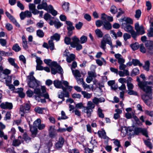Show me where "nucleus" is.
<instances>
[{
	"label": "nucleus",
	"mask_w": 153,
	"mask_h": 153,
	"mask_svg": "<svg viewBox=\"0 0 153 153\" xmlns=\"http://www.w3.org/2000/svg\"><path fill=\"white\" fill-rule=\"evenodd\" d=\"M152 84V82L151 81L141 82L138 84L139 86L145 92V94L142 95V98L144 102L148 105H150L152 95L151 87L148 85Z\"/></svg>",
	"instance_id": "f257e3e1"
},
{
	"label": "nucleus",
	"mask_w": 153,
	"mask_h": 153,
	"mask_svg": "<svg viewBox=\"0 0 153 153\" xmlns=\"http://www.w3.org/2000/svg\"><path fill=\"white\" fill-rule=\"evenodd\" d=\"M28 85L31 88L34 89V92L37 94L41 95V90L40 88V82L36 79L33 76H30Z\"/></svg>",
	"instance_id": "f03ea898"
},
{
	"label": "nucleus",
	"mask_w": 153,
	"mask_h": 153,
	"mask_svg": "<svg viewBox=\"0 0 153 153\" xmlns=\"http://www.w3.org/2000/svg\"><path fill=\"white\" fill-rule=\"evenodd\" d=\"M106 43L110 45L111 50H113L114 46L113 45L111 38L108 34L105 35L101 41L100 47L104 50L106 49Z\"/></svg>",
	"instance_id": "7ed1b4c3"
},
{
	"label": "nucleus",
	"mask_w": 153,
	"mask_h": 153,
	"mask_svg": "<svg viewBox=\"0 0 153 153\" xmlns=\"http://www.w3.org/2000/svg\"><path fill=\"white\" fill-rule=\"evenodd\" d=\"M95 105L91 101L88 102L87 106L83 107V109L82 111L87 114L88 117H90L92 112L93 111V109L94 108Z\"/></svg>",
	"instance_id": "20e7f679"
},
{
	"label": "nucleus",
	"mask_w": 153,
	"mask_h": 153,
	"mask_svg": "<svg viewBox=\"0 0 153 153\" xmlns=\"http://www.w3.org/2000/svg\"><path fill=\"white\" fill-rule=\"evenodd\" d=\"M41 120L40 119H38L35 120L33 123L34 126L30 127V130L31 133V136L34 138L36 137L37 133V129L36 127L41 123Z\"/></svg>",
	"instance_id": "39448f33"
},
{
	"label": "nucleus",
	"mask_w": 153,
	"mask_h": 153,
	"mask_svg": "<svg viewBox=\"0 0 153 153\" xmlns=\"http://www.w3.org/2000/svg\"><path fill=\"white\" fill-rule=\"evenodd\" d=\"M41 95H39V94H38V96H35L34 97H35L36 100L38 101H39L40 100H41V102L43 103L45 102H46L45 99H41L40 98V97L43 96L45 98L48 99V94L46 93V94H44L43 93H45L46 91V88L45 86H41Z\"/></svg>",
	"instance_id": "423d86ee"
},
{
	"label": "nucleus",
	"mask_w": 153,
	"mask_h": 153,
	"mask_svg": "<svg viewBox=\"0 0 153 153\" xmlns=\"http://www.w3.org/2000/svg\"><path fill=\"white\" fill-rule=\"evenodd\" d=\"M30 106L28 103L25 104L20 106L19 113L22 117H24L25 113H28L30 111Z\"/></svg>",
	"instance_id": "0eeeda50"
},
{
	"label": "nucleus",
	"mask_w": 153,
	"mask_h": 153,
	"mask_svg": "<svg viewBox=\"0 0 153 153\" xmlns=\"http://www.w3.org/2000/svg\"><path fill=\"white\" fill-rule=\"evenodd\" d=\"M145 45L146 51L150 53H153V42L146 40L145 42Z\"/></svg>",
	"instance_id": "6e6552de"
},
{
	"label": "nucleus",
	"mask_w": 153,
	"mask_h": 153,
	"mask_svg": "<svg viewBox=\"0 0 153 153\" xmlns=\"http://www.w3.org/2000/svg\"><path fill=\"white\" fill-rule=\"evenodd\" d=\"M0 107L3 109L11 110L13 108V105L11 102H6L1 103L0 105Z\"/></svg>",
	"instance_id": "1a4fd4ad"
},
{
	"label": "nucleus",
	"mask_w": 153,
	"mask_h": 153,
	"mask_svg": "<svg viewBox=\"0 0 153 153\" xmlns=\"http://www.w3.org/2000/svg\"><path fill=\"white\" fill-rule=\"evenodd\" d=\"M88 76L86 79V81L88 83H90L94 78L96 77V74L95 72L89 71L88 72Z\"/></svg>",
	"instance_id": "9d476101"
},
{
	"label": "nucleus",
	"mask_w": 153,
	"mask_h": 153,
	"mask_svg": "<svg viewBox=\"0 0 153 153\" xmlns=\"http://www.w3.org/2000/svg\"><path fill=\"white\" fill-rule=\"evenodd\" d=\"M122 26L124 30L128 33H131L134 30L133 27L130 25L126 24L125 23H122Z\"/></svg>",
	"instance_id": "9b49d317"
},
{
	"label": "nucleus",
	"mask_w": 153,
	"mask_h": 153,
	"mask_svg": "<svg viewBox=\"0 0 153 153\" xmlns=\"http://www.w3.org/2000/svg\"><path fill=\"white\" fill-rule=\"evenodd\" d=\"M5 14L10 21L17 27H19L20 25L17 22L16 19L9 12H6Z\"/></svg>",
	"instance_id": "f8f14e48"
},
{
	"label": "nucleus",
	"mask_w": 153,
	"mask_h": 153,
	"mask_svg": "<svg viewBox=\"0 0 153 153\" xmlns=\"http://www.w3.org/2000/svg\"><path fill=\"white\" fill-rule=\"evenodd\" d=\"M71 40L72 41L71 42V46L73 48H75L76 45L80 43V40L76 36L72 37Z\"/></svg>",
	"instance_id": "ddd939ff"
},
{
	"label": "nucleus",
	"mask_w": 153,
	"mask_h": 153,
	"mask_svg": "<svg viewBox=\"0 0 153 153\" xmlns=\"http://www.w3.org/2000/svg\"><path fill=\"white\" fill-rule=\"evenodd\" d=\"M53 84L56 88H61L63 91H65V88L62 85V82L61 81L58 80H55Z\"/></svg>",
	"instance_id": "4468645a"
},
{
	"label": "nucleus",
	"mask_w": 153,
	"mask_h": 153,
	"mask_svg": "<svg viewBox=\"0 0 153 153\" xmlns=\"http://www.w3.org/2000/svg\"><path fill=\"white\" fill-rule=\"evenodd\" d=\"M114 56L117 59L118 62L119 64L124 63L125 62V60L121 54L119 53L115 54L114 55Z\"/></svg>",
	"instance_id": "2eb2a0df"
},
{
	"label": "nucleus",
	"mask_w": 153,
	"mask_h": 153,
	"mask_svg": "<svg viewBox=\"0 0 153 153\" xmlns=\"http://www.w3.org/2000/svg\"><path fill=\"white\" fill-rule=\"evenodd\" d=\"M8 60L10 64L13 66L16 69H18L19 68L17 64L15 62V59L10 57L8 58Z\"/></svg>",
	"instance_id": "dca6fc26"
},
{
	"label": "nucleus",
	"mask_w": 153,
	"mask_h": 153,
	"mask_svg": "<svg viewBox=\"0 0 153 153\" xmlns=\"http://www.w3.org/2000/svg\"><path fill=\"white\" fill-rule=\"evenodd\" d=\"M55 126H51L50 127V131L49 133V137L51 138H53L56 135V134L55 130Z\"/></svg>",
	"instance_id": "f3484780"
},
{
	"label": "nucleus",
	"mask_w": 153,
	"mask_h": 153,
	"mask_svg": "<svg viewBox=\"0 0 153 153\" xmlns=\"http://www.w3.org/2000/svg\"><path fill=\"white\" fill-rule=\"evenodd\" d=\"M48 13H51L53 16H56L57 14V12L54 9L51 5H48Z\"/></svg>",
	"instance_id": "a211bd4d"
},
{
	"label": "nucleus",
	"mask_w": 153,
	"mask_h": 153,
	"mask_svg": "<svg viewBox=\"0 0 153 153\" xmlns=\"http://www.w3.org/2000/svg\"><path fill=\"white\" fill-rule=\"evenodd\" d=\"M118 73L120 77H123L125 76H128L129 75V72L127 69H126L123 71H119L118 72Z\"/></svg>",
	"instance_id": "6ab92c4d"
},
{
	"label": "nucleus",
	"mask_w": 153,
	"mask_h": 153,
	"mask_svg": "<svg viewBox=\"0 0 153 153\" xmlns=\"http://www.w3.org/2000/svg\"><path fill=\"white\" fill-rule=\"evenodd\" d=\"M72 73L75 79L80 78L82 76V73L78 70H72Z\"/></svg>",
	"instance_id": "aec40b11"
},
{
	"label": "nucleus",
	"mask_w": 153,
	"mask_h": 153,
	"mask_svg": "<svg viewBox=\"0 0 153 153\" xmlns=\"http://www.w3.org/2000/svg\"><path fill=\"white\" fill-rule=\"evenodd\" d=\"M103 25L104 28L107 30H109L111 28V24L107 21L103 22Z\"/></svg>",
	"instance_id": "412c9836"
},
{
	"label": "nucleus",
	"mask_w": 153,
	"mask_h": 153,
	"mask_svg": "<svg viewBox=\"0 0 153 153\" xmlns=\"http://www.w3.org/2000/svg\"><path fill=\"white\" fill-rule=\"evenodd\" d=\"M66 24L67 25V29L68 30H72L74 29V27L73 26V23L69 21H66Z\"/></svg>",
	"instance_id": "4be33fe9"
},
{
	"label": "nucleus",
	"mask_w": 153,
	"mask_h": 153,
	"mask_svg": "<svg viewBox=\"0 0 153 153\" xmlns=\"http://www.w3.org/2000/svg\"><path fill=\"white\" fill-rule=\"evenodd\" d=\"M60 38V35L57 33L54 34L53 36L50 37L51 40H55L56 41H58L59 40Z\"/></svg>",
	"instance_id": "5701e85b"
},
{
	"label": "nucleus",
	"mask_w": 153,
	"mask_h": 153,
	"mask_svg": "<svg viewBox=\"0 0 153 153\" xmlns=\"http://www.w3.org/2000/svg\"><path fill=\"white\" fill-rule=\"evenodd\" d=\"M56 22L55 19L54 17L48 14V23L51 25H54Z\"/></svg>",
	"instance_id": "b1692460"
},
{
	"label": "nucleus",
	"mask_w": 153,
	"mask_h": 153,
	"mask_svg": "<svg viewBox=\"0 0 153 153\" xmlns=\"http://www.w3.org/2000/svg\"><path fill=\"white\" fill-rule=\"evenodd\" d=\"M113 140H114L113 142L114 144L116 146H117V147L115 149V150L117 152H118L119 151V148L121 147L120 142L117 139H114Z\"/></svg>",
	"instance_id": "393cba45"
},
{
	"label": "nucleus",
	"mask_w": 153,
	"mask_h": 153,
	"mask_svg": "<svg viewBox=\"0 0 153 153\" xmlns=\"http://www.w3.org/2000/svg\"><path fill=\"white\" fill-rule=\"evenodd\" d=\"M123 23H125L126 24H132L133 21L129 17L124 18L122 19Z\"/></svg>",
	"instance_id": "a878e982"
},
{
	"label": "nucleus",
	"mask_w": 153,
	"mask_h": 153,
	"mask_svg": "<svg viewBox=\"0 0 153 153\" xmlns=\"http://www.w3.org/2000/svg\"><path fill=\"white\" fill-rule=\"evenodd\" d=\"M75 57V56L74 54H71L67 56L66 61L68 63H71L74 59Z\"/></svg>",
	"instance_id": "bb28decb"
},
{
	"label": "nucleus",
	"mask_w": 153,
	"mask_h": 153,
	"mask_svg": "<svg viewBox=\"0 0 153 153\" xmlns=\"http://www.w3.org/2000/svg\"><path fill=\"white\" fill-rule=\"evenodd\" d=\"M99 137L104 139H106V132L104 130H102V131H98V133Z\"/></svg>",
	"instance_id": "cd10ccee"
},
{
	"label": "nucleus",
	"mask_w": 153,
	"mask_h": 153,
	"mask_svg": "<svg viewBox=\"0 0 153 153\" xmlns=\"http://www.w3.org/2000/svg\"><path fill=\"white\" fill-rule=\"evenodd\" d=\"M128 134L130 136L135 135L134 129L133 127H129L128 128Z\"/></svg>",
	"instance_id": "c85d7f7f"
},
{
	"label": "nucleus",
	"mask_w": 153,
	"mask_h": 153,
	"mask_svg": "<svg viewBox=\"0 0 153 153\" xmlns=\"http://www.w3.org/2000/svg\"><path fill=\"white\" fill-rule=\"evenodd\" d=\"M48 48L51 51L55 49L54 44L53 40H50L48 41Z\"/></svg>",
	"instance_id": "c756f323"
},
{
	"label": "nucleus",
	"mask_w": 153,
	"mask_h": 153,
	"mask_svg": "<svg viewBox=\"0 0 153 153\" xmlns=\"http://www.w3.org/2000/svg\"><path fill=\"white\" fill-rule=\"evenodd\" d=\"M128 128L127 129L126 127L122 128L121 129V135L123 137H125L127 133L128 134Z\"/></svg>",
	"instance_id": "7c9ffc66"
},
{
	"label": "nucleus",
	"mask_w": 153,
	"mask_h": 153,
	"mask_svg": "<svg viewBox=\"0 0 153 153\" xmlns=\"http://www.w3.org/2000/svg\"><path fill=\"white\" fill-rule=\"evenodd\" d=\"M41 65L36 64V70H45L47 72H48V67H47L45 68H44Z\"/></svg>",
	"instance_id": "2f4dec72"
},
{
	"label": "nucleus",
	"mask_w": 153,
	"mask_h": 153,
	"mask_svg": "<svg viewBox=\"0 0 153 153\" xmlns=\"http://www.w3.org/2000/svg\"><path fill=\"white\" fill-rule=\"evenodd\" d=\"M132 61L133 64L134 66L138 65L140 66H141L142 65V64L140 63V61L138 59H133Z\"/></svg>",
	"instance_id": "473e14b6"
},
{
	"label": "nucleus",
	"mask_w": 153,
	"mask_h": 153,
	"mask_svg": "<svg viewBox=\"0 0 153 153\" xmlns=\"http://www.w3.org/2000/svg\"><path fill=\"white\" fill-rule=\"evenodd\" d=\"M95 32L97 36L99 38H102L103 36V33L102 31L99 29H97L95 30Z\"/></svg>",
	"instance_id": "72a5a7b5"
},
{
	"label": "nucleus",
	"mask_w": 153,
	"mask_h": 153,
	"mask_svg": "<svg viewBox=\"0 0 153 153\" xmlns=\"http://www.w3.org/2000/svg\"><path fill=\"white\" fill-rule=\"evenodd\" d=\"M150 65V62L149 61H146L145 62L144 65L143 66L144 69L146 71H148L149 70Z\"/></svg>",
	"instance_id": "f704fd0d"
},
{
	"label": "nucleus",
	"mask_w": 153,
	"mask_h": 153,
	"mask_svg": "<svg viewBox=\"0 0 153 153\" xmlns=\"http://www.w3.org/2000/svg\"><path fill=\"white\" fill-rule=\"evenodd\" d=\"M81 93L83 95L84 97L87 99L90 98L92 96L91 94L88 93L85 91H82Z\"/></svg>",
	"instance_id": "c9c22d12"
},
{
	"label": "nucleus",
	"mask_w": 153,
	"mask_h": 153,
	"mask_svg": "<svg viewBox=\"0 0 153 153\" xmlns=\"http://www.w3.org/2000/svg\"><path fill=\"white\" fill-rule=\"evenodd\" d=\"M12 49L15 52H18L20 51L21 48L18 44H16L13 45Z\"/></svg>",
	"instance_id": "e433bc0d"
},
{
	"label": "nucleus",
	"mask_w": 153,
	"mask_h": 153,
	"mask_svg": "<svg viewBox=\"0 0 153 153\" xmlns=\"http://www.w3.org/2000/svg\"><path fill=\"white\" fill-rule=\"evenodd\" d=\"M36 34L37 36L40 38L43 37L44 35L43 31L40 29L36 31Z\"/></svg>",
	"instance_id": "4c0bfd02"
},
{
	"label": "nucleus",
	"mask_w": 153,
	"mask_h": 153,
	"mask_svg": "<svg viewBox=\"0 0 153 153\" xmlns=\"http://www.w3.org/2000/svg\"><path fill=\"white\" fill-rule=\"evenodd\" d=\"M97 114L100 118H103L104 117V114L102 113V110L100 108L98 109Z\"/></svg>",
	"instance_id": "58836bf2"
},
{
	"label": "nucleus",
	"mask_w": 153,
	"mask_h": 153,
	"mask_svg": "<svg viewBox=\"0 0 153 153\" xmlns=\"http://www.w3.org/2000/svg\"><path fill=\"white\" fill-rule=\"evenodd\" d=\"M69 4L68 2H65L62 5V8L65 11H67L68 10L69 8Z\"/></svg>",
	"instance_id": "ea45409f"
},
{
	"label": "nucleus",
	"mask_w": 153,
	"mask_h": 153,
	"mask_svg": "<svg viewBox=\"0 0 153 153\" xmlns=\"http://www.w3.org/2000/svg\"><path fill=\"white\" fill-rule=\"evenodd\" d=\"M136 30L137 33L140 35H142L145 33V31L142 26H140L138 29V30Z\"/></svg>",
	"instance_id": "a19ab883"
},
{
	"label": "nucleus",
	"mask_w": 153,
	"mask_h": 153,
	"mask_svg": "<svg viewBox=\"0 0 153 153\" xmlns=\"http://www.w3.org/2000/svg\"><path fill=\"white\" fill-rule=\"evenodd\" d=\"M87 41V38L85 36H82L80 38V42L81 44H83L86 42Z\"/></svg>",
	"instance_id": "79ce46f5"
},
{
	"label": "nucleus",
	"mask_w": 153,
	"mask_h": 153,
	"mask_svg": "<svg viewBox=\"0 0 153 153\" xmlns=\"http://www.w3.org/2000/svg\"><path fill=\"white\" fill-rule=\"evenodd\" d=\"M21 143L20 140L15 139L13 140V145L14 146H19Z\"/></svg>",
	"instance_id": "37998d69"
},
{
	"label": "nucleus",
	"mask_w": 153,
	"mask_h": 153,
	"mask_svg": "<svg viewBox=\"0 0 153 153\" xmlns=\"http://www.w3.org/2000/svg\"><path fill=\"white\" fill-rule=\"evenodd\" d=\"M140 45L138 43H135L134 44H131V48L134 51L135 50L138 49Z\"/></svg>",
	"instance_id": "c03bdc74"
},
{
	"label": "nucleus",
	"mask_w": 153,
	"mask_h": 153,
	"mask_svg": "<svg viewBox=\"0 0 153 153\" xmlns=\"http://www.w3.org/2000/svg\"><path fill=\"white\" fill-rule=\"evenodd\" d=\"M57 66V63L55 62H52V60L48 59V66L50 67H56Z\"/></svg>",
	"instance_id": "a18cd8bd"
},
{
	"label": "nucleus",
	"mask_w": 153,
	"mask_h": 153,
	"mask_svg": "<svg viewBox=\"0 0 153 153\" xmlns=\"http://www.w3.org/2000/svg\"><path fill=\"white\" fill-rule=\"evenodd\" d=\"M23 138L27 143H28L31 140V138L26 134H24Z\"/></svg>",
	"instance_id": "49530a36"
},
{
	"label": "nucleus",
	"mask_w": 153,
	"mask_h": 153,
	"mask_svg": "<svg viewBox=\"0 0 153 153\" xmlns=\"http://www.w3.org/2000/svg\"><path fill=\"white\" fill-rule=\"evenodd\" d=\"M148 33L147 34V36L150 37H153V28L150 27L149 30H148Z\"/></svg>",
	"instance_id": "de8ad7c7"
},
{
	"label": "nucleus",
	"mask_w": 153,
	"mask_h": 153,
	"mask_svg": "<svg viewBox=\"0 0 153 153\" xmlns=\"http://www.w3.org/2000/svg\"><path fill=\"white\" fill-rule=\"evenodd\" d=\"M140 51L143 53H145L146 51V48L144 46L143 44H141L140 45L139 47Z\"/></svg>",
	"instance_id": "09e8293b"
},
{
	"label": "nucleus",
	"mask_w": 153,
	"mask_h": 153,
	"mask_svg": "<svg viewBox=\"0 0 153 153\" xmlns=\"http://www.w3.org/2000/svg\"><path fill=\"white\" fill-rule=\"evenodd\" d=\"M141 12L140 10H137L136 11L135 17L136 19H138L140 17L141 15Z\"/></svg>",
	"instance_id": "8fccbe9b"
},
{
	"label": "nucleus",
	"mask_w": 153,
	"mask_h": 153,
	"mask_svg": "<svg viewBox=\"0 0 153 153\" xmlns=\"http://www.w3.org/2000/svg\"><path fill=\"white\" fill-rule=\"evenodd\" d=\"M61 117L60 118L59 117L58 118V120H60L61 119L65 120L67 119L68 118V117L66 115L65 112L63 111H62L61 112Z\"/></svg>",
	"instance_id": "3c124183"
},
{
	"label": "nucleus",
	"mask_w": 153,
	"mask_h": 153,
	"mask_svg": "<svg viewBox=\"0 0 153 153\" xmlns=\"http://www.w3.org/2000/svg\"><path fill=\"white\" fill-rule=\"evenodd\" d=\"M0 137H3L5 140H7L8 139L7 135H5L3 131L1 129H0Z\"/></svg>",
	"instance_id": "603ef678"
},
{
	"label": "nucleus",
	"mask_w": 153,
	"mask_h": 153,
	"mask_svg": "<svg viewBox=\"0 0 153 153\" xmlns=\"http://www.w3.org/2000/svg\"><path fill=\"white\" fill-rule=\"evenodd\" d=\"M43 109H44V108H42L37 107L35 108L34 111L35 112L39 114H42V113Z\"/></svg>",
	"instance_id": "864d4df0"
},
{
	"label": "nucleus",
	"mask_w": 153,
	"mask_h": 153,
	"mask_svg": "<svg viewBox=\"0 0 153 153\" xmlns=\"http://www.w3.org/2000/svg\"><path fill=\"white\" fill-rule=\"evenodd\" d=\"M11 113L10 112L7 111L6 112L5 116L4 118V119L5 120H10L11 118Z\"/></svg>",
	"instance_id": "5fc2aeb1"
},
{
	"label": "nucleus",
	"mask_w": 153,
	"mask_h": 153,
	"mask_svg": "<svg viewBox=\"0 0 153 153\" xmlns=\"http://www.w3.org/2000/svg\"><path fill=\"white\" fill-rule=\"evenodd\" d=\"M64 42L67 45H71V38L70 37H66L64 39Z\"/></svg>",
	"instance_id": "6e6d98bb"
},
{
	"label": "nucleus",
	"mask_w": 153,
	"mask_h": 153,
	"mask_svg": "<svg viewBox=\"0 0 153 153\" xmlns=\"http://www.w3.org/2000/svg\"><path fill=\"white\" fill-rule=\"evenodd\" d=\"M36 60V64L42 65L43 64V62L41 59V58L37 56H35Z\"/></svg>",
	"instance_id": "4d7b16f0"
},
{
	"label": "nucleus",
	"mask_w": 153,
	"mask_h": 153,
	"mask_svg": "<svg viewBox=\"0 0 153 153\" xmlns=\"http://www.w3.org/2000/svg\"><path fill=\"white\" fill-rule=\"evenodd\" d=\"M44 24V22L42 20H40L39 22L37 23L36 25L38 28H41L43 27Z\"/></svg>",
	"instance_id": "13d9d810"
},
{
	"label": "nucleus",
	"mask_w": 153,
	"mask_h": 153,
	"mask_svg": "<svg viewBox=\"0 0 153 153\" xmlns=\"http://www.w3.org/2000/svg\"><path fill=\"white\" fill-rule=\"evenodd\" d=\"M131 35L127 33H124L123 35V37L124 40L126 41L128 39L131 38Z\"/></svg>",
	"instance_id": "bf43d9fd"
},
{
	"label": "nucleus",
	"mask_w": 153,
	"mask_h": 153,
	"mask_svg": "<svg viewBox=\"0 0 153 153\" xmlns=\"http://www.w3.org/2000/svg\"><path fill=\"white\" fill-rule=\"evenodd\" d=\"M83 23L81 22H79L78 23L76 24L75 25V27L76 29L77 30H80L82 25H83Z\"/></svg>",
	"instance_id": "052dcab7"
},
{
	"label": "nucleus",
	"mask_w": 153,
	"mask_h": 153,
	"mask_svg": "<svg viewBox=\"0 0 153 153\" xmlns=\"http://www.w3.org/2000/svg\"><path fill=\"white\" fill-rule=\"evenodd\" d=\"M2 53V56H11L13 55V53L11 52H5L3 51Z\"/></svg>",
	"instance_id": "680f3d73"
},
{
	"label": "nucleus",
	"mask_w": 153,
	"mask_h": 153,
	"mask_svg": "<svg viewBox=\"0 0 153 153\" xmlns=\"http://www.w3.org/2000/svg\"><path fill=\"white\" fill-rule=\"evenodd\" d=\"M134 129L135 135H138L142 131V128H136Z\"/></svg>",
	"instance_id": "e2e57ef3"
},
{
	"label": "nucleus",
	"mask_w": 153,
	"mask_h": 153,
	"mask_svg": "<svg viewBox=\"0 0 153 153\" xmlns=\"http://www.w3.org/2000/svg\"><path fill=\"white\" fill-rule=\"evenodd\" d=\"M54 25L56 29H58L63 25V24L61 23L59 21H56Z\"/></svg>",
	"instance_id": "0e129e2a"
},
{
	"label": "nucleus",
	"mask_w": 153,
	"mask_h": 153,
	"mask_svg": "<svg viewBox=\"0 0 153 153\" xmlns=\"http://www.w3.org/2000/svg\"><path fill=\"white\" fill-rule=\"evenodd\" d=\"M29 7L30 10L31 12L36 9V6L33 4H29Z\"/></svg>",
	"instance_id": "69168bd1"
},
{
	"label": "nucleus",
	"mask_w": 153,
	"mask_h": 153,
	"mask_svg": "<svg viewBox=\"0 0 153 153\" xmlns=\"http://www.w3.org/2000/svg\"><path fill=\"white\" fill-rule=\"evenodd\" d=\"M144 142L145 145L150 149L152 148V144L148 140H144Z\"/></svg>",
	"instance_id": "338daca9"
},
{
	"label": "nucleus",
	"mask_w": 153,
	"mask_h": 153,
	"mask_svg": "<svg viewBox=\"0 0 153 153\" xmlns=\"http://www.w3.org/2000/svg\"><path fill=\"white\" fill-rule=\"evenodd\" d=\"M34 92L30 90H28L26 92V94L27 96L29 97H31L33 95Z\"/></svg>",
	"instance_id": "774afa93"
}]
</instances>
